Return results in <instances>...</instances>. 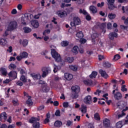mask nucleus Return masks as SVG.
<instances>
[{"label": "nucleus", "mask_w": 128, "mask_h": 128, "mask_svg": "<svg viewBox=\"0 0 128 128\" xmlns=\"http://www.w3.org/2000/svg\"><path fill=\"white\" fill-rule=\"evenodd\" d=\"M78 46H74L72 48V52L74 54H78Z\"/></svg>", "instance_id": "a878e982"}, {"label": "nucleus", "mask_w": 128, "mask_h": 128, "mask_svg": "<svg viewBox=\"0 0 128 128\" xmlns=\"http://www.w3.org/2000/svg\"><path fill=\"white\" fill-rule=\"evenodd\" d=\"M122 121H120L116 124V128H122Z\"/></svg>", "instance_id": "c9c22d12"}, {"label": "nucleus", "mask_w": 128, "mask_h": 128, "mask_svg": "<svg viewBox=\"0 0 128 128\" xmlns=\"http://www.w3.org/2000/svg\"><path fill=\"white\" fill-rule=\"evenodd\" d=\"M81 112L82 114H86V106L82 104L81 106Z\"/></svg>", "instance_id": "393cba45"}, {"label": "nucleus", "mask_w": 128, "mask_h": 128, "mask_svg": "<svg viewBox=\"0 0 128 128\" xmlns=\"http://www.w3.org/2000/svg\"><path fill=\"white\" fill-rule=\"evenodd\" d=\"M55 116H60V110H56L55 112Z\"/></svg>", "instance_id": "3c124183"}, {"label": "nucleus", "mask_w": 128, "mask_h": 128, "mask_svg": "<svg viewBox=\"0 0 128 128\" xmlns=\"http://www.w3.org/2000/svg\"><path fill=\"white\" fill-rule=\"evenodd\" d=\"M22 57L21 56V55L20 54L19 56H17L16 57V60H18V62L22 60Z\"/></svg>", "instance_id": "680f3d73"}, {"label": "nucleus", "mask_w": 128, "mask_h": 128, "mask_svg": "<svg viewBox=\"0 0 128 128\" xmlns=\"http://www.w3.org/2000/svg\"><path fill=\"white\" fill-rule=\"evenodd\" d=\"M118 2H120V4H128V0H118Z\"/></svg>", "instance_id": "09e8293b"}, {"label": "nucleus", "mask_w": 128, "mask_h": 128, "mask_svg": "<svg viewBox=\"0 0 128 128\" xmlns=\"http://www.w3.org/2000/svg\"><path fill=\"white\" fill-rule=\"evenodd\" d=\"M23 30L25 32V34H28V32H32V28L28 27H24Z\"/></svg>", "instance_id": "7c9ffc66"}, {"label": "nucleus", "mask_w": 128, "mask_h": 128, "mask_svg": "<svg viewBox=\"0 0 128 128\" xmlns=\"http://www.w3.org/2000/svg\"><path fill=\"white\" fill-rule=\"evenodd\" d=\"M80 14H84V16H86L88 14V12L84 10H82V9H80L79 10Z\"/></svg>", "instance_id": "37998d69"}, {"label": "nucleus", "mask_w": 128, "mask_h": 128, "mask_svg": "<svg viewBox=\"0 0 128 128\" xmlns=\"http://www.w3.org/2000/svg\"><path fill=\"white\" fill-rule=\"evenodd\" d=\"M25 19L26 18L24 17V18H22V20H21L22 24H24V26H26V22H24Z\"/></svg>", "instance_id": "bf43d9fd"}, {"label": "nucleus", "mask_w": 128, "mask_h": 128, "mask_svg": "<svg viewBox=\"0 0 128 128\" xmlns=\"http://www.w3.org/2000/svg\"><path fill=\"white\" fill-rule=\"evenodd\" d=\"M98 76V72L93 71L92 74L90 76V78H96V77Z\"/></svg>", "instance_id": "c85d7f7f"}, {"label": "nucleus", "mask_w": 128, "mask_h": 128, "mask_svg": "<svg viewBox=\"0 0 128 128\" xmlns=\"http://www.w3.org/2000/svg\"><path fill=\"white\" fill-rule=\"evenodd\" d=\"M2 118L4 120L8 118V114L6 112H2L0 114V120H2Z\"/></svg>", "instance_id": "dca6fc26"}, {"label": "nucleus", "mask_w": 128, "mask_h": 128, "mask_svg": "<svg viewBox=\"0 0 128 128\" xmlns=\"http://www.w3.org/2000/svg\"><path fill=\"white\" fill-rule=\"evenodd\" d=\"M84 84L87 86H92V81L91 80H85L84 81Z\"/></svg>", "instance_id": "bb28decb"}, {"label": "nucleus", "mask_w": 128, "mask_h": 128, "mask_svg": "<svg viewBox=\"0 0 128 128\" xmlns=\"http://www.w3.org/2000/svg\"><path fill=\"white\" fill-rule=\"evenodd\" d=\"M31 76L34 80H40V78H42L40 74H32Z\"/></svg>", "instance_id": "5701e85b"}, {"label": "nucleus", "mask_w": 128, "mask_h": 128, "mask_svg": "<svg viewBox=\"0 0 128 128\" xmlns=\"http://www.w3.org/2000/svg\"><path fill=\"white\" fill-rule=\"evenodd\" d=\"M106 25L105 23H102L100 24V28L102 30H104V28H106Z\"/></svg>", "instance_id": "4d7b16f0"}, {"label": "nucleus", "mask_w": 128, "mask_h": 128, "mask_svg": "<svg viewBox=\"0 0 128 128\" xmlns=\"http://www.w3.org/2000/svg\"><path fill=\"white\" fill-rule=\"evenodd\" d=\"M44 108V106L42 105L38 108V110H42Z\"/></svg>", "instance_id": "13d9d810"}, {"label": "nucleus", "mask_w": 128, "mask_h": 128, "mask_svg": "<svg viewBox=\"0 0 128 128\" xmlns=\"http://www.w3.org/2000/svg\"><path fill=\"white\" fill-rule=\"evenodd\" d=\"M56 14L58 16H60V18H64V12L58 11L56 12Z\"/></svg>", "instance_id": "79ce46f5"}, {"label": "nucleus", "mask_w": 128, "mask_h": 128, "mask_svg": "<svg viewBox=\"0 0 128 128\" xmlns=\"http://www.w3.org/2000/svg\"><path fill=\"white\" fill-rule=\"evenodd\" d=\"M62 46H68V41H62L61 42Z\"/></svg>", "instance_id": "a19ab883"}, {"label": "nucleus", "mask_w": 128, "mask_h": 128, "mask_svg": "<svg viewBox=\"0 0 128 128\" xmlns=\"http://www.w3.org/2000/svg\"><path fill=\"white\" fill-rule=\"evenodd\" d=\"M90 10L92 14H96L97 10H96V6H91L90 7Z\"/></svg>", "instance_id": "4be33fe9"}, {"label": "nucleus", "mask_w": 128, "mask_h": 128, "mask_svg": "<svg viewBox=\"0 0 128 128\" xmlns=\"http://www.w3.org/2000/svg\"><path fill=\"white\" fill-rule=\"evenodd\" d=\"M122 92H127L128 88H126V85H122Z\"/></svg>", "instance_id": "603ef678"}, {"label": "nucleus", "mask_w": 128, "mask_h": 128, "mask_svg": "<svg viewBox=\"0 0 128 128\" xmlns=\"http://www.w3.org/2000/svg\"><path fill=\"white\" fill-rule=\"evenodd\" d=\"M76 36L78 38H80V40H82V38H84V34H82V32L80 31L78 32L76 34Z\"/></svg>", "instance_id": "b1692460"}, {"label": "nucleus", "mask_w": 128, "mask_h": 128, "mask_svg": "<svg viewBox=\"0 0 128 128\" xmlns=\"http://www.w3.org/2000/svg\"><path fill=\"white\" fill-rule=\"evenodd\" d=\"M26 104H28V106H32L33 104V102H32V99H30V98H28V100L26 101Z\"/></svg>", "instance_id": "cd10ccee"}, {"label": "nucleus", "mask_w": 128, "mask_h": 128, "mask_svg": "<svg viewBox=\"0 0 128 128\" xmlns=\"http://www.w3.org/2000/svg\"><path fill=\"white\" fill-rule=\"evenodd\" d=\"M20 44H22L23 46H26L28 44V41L26 40H20Z\"/></svg>", "instance_id": "6ab92c4d"}, {"label": "nucleus", "mask_w": 128, "mask_h": 128, "mask_svg": "<svg viewBox=\"0 0 128 128\" xmlns=\"http://www.w3.org/2000/svg\"><path fill=\"white\" fill-rule=\"evenodd\" d=\"M122 94H120V92H117L116 94H114V98L117 100H120L122 98Z\"/></svg>", "instance_id": "a211bd4d"}, {"label": "nucleus", "mask_w": 128, "mask_h": 128, "mask_svg": "<svg viewBox=\"0 0 128 128\" xmlns=\"http://www.w3.org/2000/svg\"><path fill=\"white\" fill-rule=\"evenodd\" d=\"M42 72V78H46L48 74H50L52 70L50 67H42L41 69Z\"/></svg>", "instance_id": "39448f33"}, {"label": "nucleus", "mask_w": 128, "mask_h": 128, "mask_svg": "<svg viewBox=\"0 0 128 128\" xmlns=\"http://www.w3.org/2000/svg\"><path fill=\"white\" fill-rule=\"evenodd\" d=\"M69 66L70 70H74V72H76L78 70V67L76 66L71 65L70 66Z\"/></svg>", "instance_id": "e433bc0d"}, {"label": "nucleus", "mask_w": 128, "mask_h": 128, "mask_svg": "<svg viewBox=\"0 0 128 128\" xmlns=\"http://www.w3.org/2000/svg\"><path fill=\"white\" fill-rule=\"evenodd\" d=\"M7 42L6 40L5 39L2 38L0 40V44H1V46H6Z\"/></svg>", "instance_id": "72a5a7b5"}, {"label": "nucleus", "mask_w": 128, "mask_h": 128, "mask_svg": "<svg viewBox=\"0 0 128 128\" xmlns=\"http://www.w3.org/2000/svg\"><path fill=\"white\" fill-rule=\"evenodd\" d=\"M8 76L10 78H16L18 73L16 71H11L8 73Z\"/></svg>", "instance_id": "4468645a"}, {"label": "nucleus", "mask_w": 128, "mask_h": 128, "mask_svg": "<svg viewBox=\"0 0 128 128\" xmlns=\"http://www.w3.org/2000/svg\"><path fill=\"white\" fill-rule=\"evenodd\" d=\"M42 90L44 92H48L50 90V87L48 86V84H44L42 85Z\"/></svg>", "instance_id": "f3484780"}, {"label": "nucleus", "mask_w": 128, "mask_h": 128, "mask_svg": "<svg viewBox=\"0 0 128 128\" xmlns=\"http://www.w3.org/2000/svg\"><path fill=\"white\" fill-rule=\"evenodd\" d=\"M115 0H107V1H108L107 4L108 5L114 4Z\"/></svg>", "instance_id": "49530a36"}, {"label": "nucleus", "mask_w": 128, "mask_h": 128, "mask_svg": "<svg viewBox=\"0 0 128 128\" xmlns=\"http://www.w3.org/2000/svg\"><path fill=\"white\" fill-rule=\"evenodd\" d=\"M72 2H76L78 4H84V0H72Z\"/></svg>", "instance_id": "de8ad7c7"}, {"label": "nucleus", "mask_w": 128, "mask_h": 128, "mask_svg": "<svg viewBox=\"0 0 128 128\" xmlns=\"http://www.w3.org/2000/svg\"><path fill=\"white\" fill-rule=\"evenodd\" d=\"M117 107L120 110H122V108H124L126 106V103L124 102L121 101L118 102L116 104Z\"/></svg>", "instance_id": "6e6552de"}, {"label": "nucleus", "mask_w": 128, "mask_h": 128, "mask_svg": "<svg viewBox=\"0 0 128 128\" xmlns=\"http://www.w3.org/2000/svg\"><path fill=\"white\" fill-rule=\"evenodd\" d=\"M107 28L108 30H112V24H110V22H108L107 24Z\"/></svg>", "instance_id": "69168bd1"}, {"label": "nucleus", "mask_w": 128, "mask_h": 128, "mask_svg": "<svg viewBox=\"0 0 128 128\" xmlns=\"http://www.w3.org/2000/svg\"><path fill=\"white\" fill-rule=\"evenodd\" d=\"M94 118L96 120H100V114L98 113H96L94 114Z\"/></svg>", "instance_id": "473e14b6"}, {"label": "nucleus", "mask_w": 128, "mask_h": 128, "mask_svg": "<svg viewBox=\"0 0 128 128\" xmlns=\"http://www.w3.org/2000/svg\"><path fill=\"white\" fill-rule=\"evenodd\" d=\"M110 124V122L108 119H106L104 121V126L105 128H108Z\"/></svg>", "instance_id": "aec40b11"}, {"label": "nucleus", "mask_w": 128, "mask_h": 128, "mask_svg": "<svg viewBox=\"0 0 128 128\" xmlns=\"http://www.w3.org/2000/svg\"><path fill=\"white\" fill-rule=\"evenodd\" d=\"M74 22H70L71 26H78L82 24V21L78 17L76 16L73 18Z\"/></svg>", "instance_id": "423d86ee"}, {"label": "nucleus", "mask_w": 128, "mask_h": 128, "mask_svg": "<svg viewBox=\"0 0 128 128\" xmlns=\"http://www.w3.org/2000/svg\"><path fill=\"white\" fill-rule=\"evenodd\" d=\"M114 38H118V33L116 32H111L109 34V38L110 40H114Z\"/></svg>", "instance_id": "9b49d317"}, {"label": "nucleus", "mask_w": 128, "mask_h": 128, "mask_svg": "<svg viewBox=\"0 0 128 128\" xmlns=\"http://www.w3.org/2000/svg\"><path fill=\"white\" fill-rule=\"evenodd\" d=\"M12 104L14 106H18V100H12Z\"/></svg>", "instance_id": "e2e57ef3"}, {"label": "nucleus", "mask_w": 128, "mask_h": 128, "mask_svg": "<svg viewBox=\"0 0 128 128\" xmlns=\"http://www.w3.org/2000/svg\"><path fill=\"white\" fill-rule=\"evenodd\" d=\"M8 32H10V30L7 28V30L5 31L4 33L2 34L3 36H8L9 34Z\"/></svg>", "instance_id": "8fccbe9b"}, {"label": "nucleus", "mask_w": 128, "mask_h": 128, "mask_svg": "<svg viewBox=\"0 0 128 128\" xmlns=\"http://www.w3.org/2000/svg\"><path fill=\"white\" fill-rule=\"evenodd\" d=\"M20 80L24 84H26V82H28V80L26 79V76H24V75L21 76Z\"/></svg>", "instance_id": "f704fd0d"}, {"label": "nucleus", "mask_w": 128, "mask_h": 128, "mask_svg": "<svg viewBox=\"0 0 128 128\" xmlns=\"http://www.w3.org/2000/svg\"><path fill=\"white\" fill-rule=\"evenodd\" d=\"M108 8L109 10H114L116 6H114V4H110L109 5H108Z\"/></svg>", "instance_id": "a18cd8bd"}, {"label": "nucleus", "mask_w": 128, "mask_h": 128, "mask_svg": "<svg viewBox=\"0 0 128 128\" xmlns=\"http://www.w3.org/2000/svg\"><path fill=\"white\" fill-rule=\"evenodd\" d=\"M86 104H90L92 102V98L90 96H86L84 100Z\"/></svg>", "instance_id": "0eeeda50"}, {"label": "nucleus", "mask_w": 128, "mask_h": 128, "mask_svg": "<svg viewBox=\"0 0 128 128\" xmlns=\"http://www.w3.org/2000/svg\"><path fill=\"white\" fill-rule=\"evenodd\" d=\"M51 54L52 58H54L57 62H62V58L60 57V55L56 52V50L52 49Z\"/></svg>", "instance_id": "7ed1b4c3"}, {"label": "nucleus", "mask_w": 128, "mask_h": 128, "mask_svg": "<svg viewBox=\"0 0 128 128\" xmlns=\"http://www.w3.org/2000/svg\"><path fill=\"white\" fill-rule=\"evenodd\" d=\"M40 116L38 118L32 117L29 120V122L30 124H33L32 126L34 128H40V124L38 122H40Z\"/></svg>", "instance_id": "f257e3e1"}, {"label": "nucleus", "mask_w": 128, "mask_h": 128, "mask_svg": "<svg viewBox=\"0 0 128 128\" xmlns=\"http://www.w3.org/2000/svg\"><path fill=\"white\" fill-rule=\"evenodd\" d=\"M103 66L104 68H110L112 66V64H110L108 62H105L103 63Z\"/></svg>", "instance_id": "c756f323"}, {"label": "nucleus", "mask_w": 128, "mask_h": 128, "mask_svg": "<svg viewBox=\"0 0 128 128\" xmlns=\"http://www.w3.org/2000/svg\"><path fill=\"white\" fill-rule=\"evenodd\" d=\"M98 34L96 33H94L92 35V41L94 44H96V40H98Z\"/></svg>", "instance_id": "9d476101"}, {"label": "nucleus", "mask_w": 128, "mask_h": 128, "mask_svg": "<svg viewBox=\"0 0 128 128\" xmlns=\"http://www.w3.org/2000/svg\"><path fill=\"white\" fill-rule=\"evenodd\" d=\"M120 28L122 30H127L128 32V26L121 25Z\"/></svg>", "instance_id": "864d4df0"}, {"label": "nucleus", "mask_w": 128, "mask_h": 128, "mask_svg": "<svg viewBox=\"0 0 128 128\" xmlns=\"http://www.w3.org/2000/svg\"><path fill=\"white\" fill-rule=\"evenodd\" d=\"M99 73L101 75L102 78H108V74H106V72L104 70H99Z\"/></svg>", "instance_id": "2eb2a0df"}, {"label": "nucleus", "mask_w": 128, "mask_h": 128, "mask_svg": "<svg viewBox=\"0 0 128 128\" xmlns=\"http://www.w3.org/2000/svg\"><path fill=\"white\" fill-rule=\"evenodd\" d=\"M7 52L10 53L12 52V46H9L8 50H7Z\"/></svg>", "instance_id": "338daca9"}, {"label": "nucleus", "mask_w": 128, "mask_h": 128, "mask_svg": "<svg viewBox=\"0 0 128 128\" xmlns=\"http://www.w3.org/2000/svg\"><path fill=\"white\" fill-rule=\"evenodd\" d=\"M22 58H26L28 56V54L26 52H23L22 53H20Z\"/></svg>", "instance_id": "2f4dec72"}, {"label": "nucleus", "mask_w": 128, "mask_h": 128, "mask_svg": "<svg viewBox=\"0 0 128 128\" xmlns=\"http://www.w3.org/2000/svg\"><path fill=\"white\" fill-rule=\"evenodd\" d=\"M72 124V122L70 120H68L66 126H70V125Z\"/></svg>", "instance_id": "0e129e2a"}, {"label": "nucleus", "mask_w": 128, "mask_h": 128, "mask_svg": "<svg viewBox=\"0 0 128 128\" xmlns=\"http://www.w3.org/2000/svg\"><path fill=\"white\" fill-rule=\"evenodd\" d=\"M123 110H122V114H120L119 115H118V118H122V116H126V113L124 112H126V111H123Z\"/></svg>", "instance_id": "6e6d98bb"}, {"label": "nucleus", "mask_w": 128, "mask_h": 128, "mask_svg": "<svg viewBox=\"0 0 128 128\" xmlns=\"http://www.w3.org/2000/svg\"><path fill=\"white\" fill-rule=\"evenodd\" d=\"M31 25L34 28H38L40 26V24H38V21L36 20H33L30 22Z\"/></svg>", "instance_id": "1a4fd4ad"}, {"label": "nucleus", "mask_w": 128, "mask_h": 128, "mask_svg": "<svg viewBox=\"0 0 128 128\" xmlns=\"http://www.w3.org/2000/svg\"><path fill=\"white\" fill-rule=\"evenodd\" d=\"M50 30H46L43 32V35L44 36L46 34H50Z\"/></svg>", "instance_id": "052dcab7"}, {"label": "nucleus", "mask_w": 128, "mask_h": 128, "mask_svg": "<svg viewBox=\"0 0 128 128\" xmlns=\"http://www.w3.org/2000/svg\"><path fill=\"white\" fill-rule=\"evenodd\" d=\"M64 78H66L67 80H70L73 78L72 74H68V73H65Z\"/></svg>", "instance_id": "f8f14e48"}, {"label": "nucleus", "mask_w": 128, "mask_h": 128, "mask_svg": "<svg viewBox=\"0 0 128 128\" xmlns=\"http://www.w3.org/2000/svg\"><path fill=\"white\" fill-rule=\"evenodd\" d=\"M88 128H94V124H92V123H90L88 124Z\"/></svg>", "instance_id": "774afa93"}, {"label": "nucleus", "mask_w": 128, "mask_h": 128, "mask_svg": "<svg viewBox=\"0 0 128 128\" xmlns=\"http://www.w3.org/2000/svg\"><path fill=\"white\" fill-rule=\"evenodd\" d=\"M108 16L110 20H114L116 18V14H109Z\"/></svg>", "instance_id": "58836bf2"}, {"label": "nucleus", "mask_w": 128, "mask_h": 128, "mask_svg": "<svg viewBox=\"0 0 128 128\" xmlns=\"http://www.w3.org/2000/svg\"><path fill=\"white\" fill-rule=\"evenodd\" d=\"M9 68L10 70H16V66L14 64H11L9 66Z\"/></svg>", "instance_id": "ea45409f"}, {"label": "nucleus", "mask_w": 128, "mask_h": 128, "mask_svg": "<svg viewBox=\"0 0 128 128\" xmlns=\"http://www.w3.org/2000/svg\"><path fill=\"white\" fill-rule=\"evenodd\" d=\"M62 124V122L60 120H56L54 124V126L56 128H60Z\"/></svg>", "instance_id": "412c9836"}, {"label": "nucleus", "mask_w": 128, "mask_h": 128, "mask_svg": "<svg viewBox=\"0 0 128 128\" xmlns=\"http://www.w3.org/2000/svg\"><path fill=\"white\" fill-rule=\"evenodd\" d=\"M120 56L118 54H116L114 56L113 60H120Z\"/></svg>", "instance_id": "c03bdc74"}, {"label": "nucleus", "mask_w": 128, "mask_h": 128, "mask_svg": "<svg viewBox=\"0 0 128 128\" xmlns=\"http://www.w3.org/2000/svg\"><path fill=\"white\" fill-rule=\"evenodd\" d=\"M63 106L66 108H68V102H64L63 103Z\"/></svg>", "instance_id": "5fc2aeb1"}, {"label": "nucleus", "mask_w": 128, "mask_h": 128, "mask_svg": "<svg viewBox=\"0 0 128 128\" xmlns=\"http://www.w3.org/2000/svg\"><path fill=\"white\" fill-rule=\"evenodd\" d=\"M18 28V22L16 21H12L9 23L7 27V29L10 32H12L14 30Z\"/></svg>", "instance_id": "20e7f679"}, {"label": "nucleus", "mask_w": 128, "mask_h": 128, "mask_svg": "<svg viewBox=\"0 0 128 128\" xmlns=\"http://www.w3.org/2000/svg\"><path fill=\"white\" fill-rule=\"evenodd\" d=\"M0 72L2 76H6L8 74V71L6 70V68L2 67L0 68Z\"/></svg>", "instance_id": "ddd939ff"}, {"label": "nucleus", "mask_w": 128, "mask_h": 128, "mask_svg": "<svg viewBox=\"0 0 128 128\" xmlns=\"http://www.w3.org/2000/svg\"><path fill=\"white\" fill-rule=\"evenodd\" d=\"M72 91V98H78V92H80V88L78 86H72L71 88Z\"/></svg>", "instance_id": "f03ea898"}, {"label": "nucleus", "mask_w": 128, "mask_h": 128, "mask_svg": "<svg viewBox=\"0 0 128 128\" xmlns=\"http://www.w3.org/2000/svg\"><path fill=\"white\" fill-rule=\"evenodd\" d=\"M74 57H68L66 58V62H70V63L72 62H74Z\"/></svg>", "instance_id": "4c0bfd02"}]
</instances>
